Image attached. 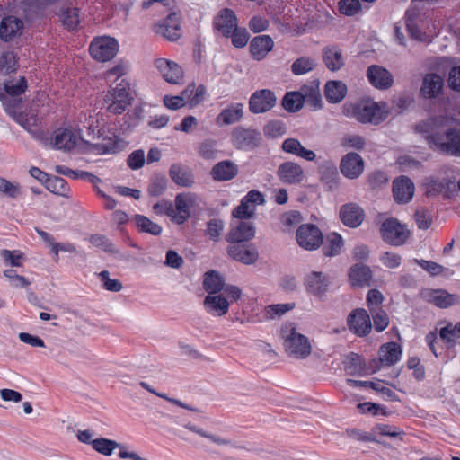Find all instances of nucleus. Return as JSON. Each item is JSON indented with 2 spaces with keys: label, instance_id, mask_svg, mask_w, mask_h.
Here are the masks:
<instances>
[{
  "label": "nucleus",
  "instance_id": "1",
  "mask_svg": "<svg viewBox=\"0 0 460 460\" xmlns=\"http://www.w3.org/2000/svg\"><path fill=\"white\" fill-rule=\"evenodd\" d=\"M452 119L447 117L429 119L416 126L429 147L441 153L460 156V128H449Z\"/></svg>",
  "mask_w": 460,
  "mask_h": 460
},
{
  "label": "nucleus",
  "instance_id": "2",
  "mask_svg": "<svg viewBox=\"0 0 460 460\" xmlns=\"http://www.w3.org/2000/svg\"><path fill=\"white\" fill-rule=\"evenodd\" d=\"M346 115H350L361 123L379 124L388 116V107L385 102L362 100L355 104L344 105Z\"/></svg>",
  "mask_w": 460,
  "mask_h": 460
},
{
  "label": "nucleus",
  "instance_id": "3",
  "mask_svg": "<svg viewBox=\"0 0 460 460\" xmlns=\"http://www.w3.org/2000/svg\"><path fill=\"white\" fill-rule=\"evenodd\" d=\"M280 336L283 340L285 351L296 358H306L312 353L309 339L298 332L294 323H286L281 326Z\"/></svg>",
  "mask_w": 460,
  "mask_h": 460
},
{
  "label": "nucleus",
  "instance_id": "4",
  "mask_svg": "<svg viewBox=\"0 0 460 460\" xmlns=\"http://www.w3.org/2000/svg\"><path fill=\"white\" fill-rule=\"evenodd\" d=\"M133 97L128 84L122 80L115 87H111L103 97L106 111L112 114L123 113L131 105Z\"/></svg>",
  "mask_w": 460,
  "mask_h": 460
},
{
  "label": "nucleus",
  "instance_id": "5",
  "mask_svg": "<svg viewBox=\"0 0 460 460\" xmlns=\"http://www.w3.org/2000/svg\"><path fill=\"white\" fill-rule=\"evenodd\" d=\"M203 288L208 293L217 294L224 291L230 301H237L242 296V290L234 285H226L223 276L217 270H208L204 274Z\"/></svg>",
  "mask_w": 460,
  "mask_h": 460
},
{
  "label": "nucleus",
  "instance_id": "6",
  "mask_svg": "<svg viewBox=\"0 0 460 460\" xmlns=\"http://www.w3.org/2000/svg\"><path fill=\"white\" fill-rule=\"evenodd\" d=\"M172 221L183 224L190 217L191 210L199 208L200 199L193 192L180 193L175 197Z\"/></svg>",
  "mask_w": 460,
  "mask_h": 460
},
{
  "label": "nucleus",
  "instance_id": "7",
  "mask_svg": "<svg viewBox=\"0 0 460 460\" xmlns=\"http://www.w3.org/2000/svg\"><path fill=\"white\" fill-rule=\"evenodd\" d=\"M119 45L114 38L102 36L96 37L91 42L89 51L92 58L100 62L112 59L117 54Z\"/></svg>",
  "mask_w": 460,
  "mask_h": 460
},
{
  "label": "nucleus",
  "instance_id": "8",
  "mask_svg": "<svg viewBox=\"0 0 460 460\" xmlns=\"http://www.w3.org/2000/svg\"><path fill=\"white\" fill-rule=\"evenodd\" d=\"M298 245L307 251H314L323 243V234L320 229L312 224H305L296 231Z\"/></svg>",
  "mask_w": 460,
  "mask_h": 460
},
{
  "label": "nucleus",
  "instance_id": "9",
  "mask_svg": "<svg viewBox=\"0 0 460 460\" xmlns=\"http://www.w3.org/2000/svg\"><path fill=\"white\" fill-rule=\"evenodd\" d=\"M409 231L397 219L389 218L381 226L383 239L393 245L403 244L409 237Z\"/></svg>",
  "mask_w": 460,
  "mask_h": 460
},
{
  "label": "nucleus",
  "instance_id": "10",
  "mask_svg": "<svg viewBox=\"0 0 460 460\" xmlns=\"http://www.w3.org/2000/svg\"><path fill=\"white\" fill-rule=\"evenodd\" d=\"M81 140V131L72 128L57 129L51 140L57 149L72 150Z\"/></svg>",
  "mask_w": 460,
  "mask_h": 460
},
{
  "label": "nucleus",
  "instance_id": "11",
  "mask_svg": "<svg viewBox=\"0 0 460 460\" xmlns=\"http://www.w3.org/2000/svg\"><path fill=\"white\" fill-rule=\"evenodd\" d=\"M155 66L167 83L181 84L183 82L184 72L174 61L158 58L155 61Z\"/></svg>",
  "mask_w": 460,
  "mask_h": 460
},
{
  "label": "nucleus",
  "instance_id": "12",
  "mask_svg": "<svg viewBox=\"0 0 460 460\" xmlns=\"http://www.w3.org/2000/svg\"><path fill=\"white\" fill-rule=\"evenodd\" d=\"M366 75L371 85L378 90H387L394 84L393 75L386 68L378 65L368 66Z\"/></svg>",
  "mask_w": 460,
  "mask_h": 460
},
{
  "label": "nucleus",
  "instance_id": "13",
  "mask_svg": "<svg viewBox=\"0 0 460 460\" xmlns=\"http://www.w3.org/2000/svg\"><path fill=\"white\" fill-rule=\"evenodd\" d=\"M347 322L349 330L358 336L368 334L372 329L369 314L362 308L353 310Z\"/></svg>",
  "mask_w": 460,
  "mask_h": 460
},
{
  "label": "nucleus",
  "instance_id": "14",
  "mask_svg": "<svg viewBox=\"0 0 460 460\" xmlns=\"http://www.w3.org/2000/svg\"><path fill=\"white\" fill-rule=\"evenodd\" d=\"M276 96L270 90L262 89L253 93L249 101V109L252 113H263L276 103Z\"/></svg>",
  "mask_w": 460,
  "mask_h": 460
},
{
  "label": "nucleus",
  "instance_id": "15",
  "mask_svg": "<svg viewBox=\"0 0 460 460\" xmlns=\"http://www.w3.org/2000/svg\"><path fill=\"white\" fill-rule=\"evenodd\" d=\"M365 167L362 157L357 153H348L341 160L340 169L341 173L349 179L359 177Z\"/></svg>",
  "mask_w": 460,
  "mask_h": 460
},
{
  "label": "nucleus",
  "instance_id": "16",
  "mask_svg": "<svg viewBox=\"0 0 460 460\" xmlns=\"http://www.w3.org/2000/svg\"><path fill=\"white\" fill-rule=\"evenodd\" d=\"M444 80L435 73H429L422 78L420 95L424 99L438 98L443 91Z\"/></svg>",
  "mask_w": 460,
  "mask_h": 460
},
{
  "label": "nucleus",
  "instance_id": "17",
  "mask_svg": "<svg viewBox=\"0 0 460 460\" xmlns=\"http://www.w3.org/2000/svg\"><path fill=\"white\" fill-rule=\"evenodd\" d=\"M305 286L314 296H323L329 289V277L322 271H312L305 279Z\"/></svg>",
  "mask_w": 460,
  "mask_h": 460
},
{
  "label": "nucleus",
  "instance_id": "18",
  "mask_svg": "<svg viewBox=\"0 0 460 460\" xmlns=\"http://www.w3.org/2000/svg\"><path fill=\"white\" fill-rule=\"evenodd\" d=\"M277 176L284 184H298L304 179V170L295 162L282 163L278 170Z\"/></svg>",
  "mask_w": 460,
  "mask_h": 460
},
{
  "label": "nucleus",
  "instance_id": "19",
  "mask_svg": "<svg viewBox=\"0 0 460 460\" xmlns=\"http://www.w3.org/2000/svg\"><path fill=\"white\" fill-rule=\"evenodd\" d=\"M425 193L429 197L443 195L449 197L456 190V184L454 181L443 179L437 180L432 177L427 178L424 182Z\"/></svg>",
  "mask_w": 460,
  "mask_h": 460
},
{
  "label": "nucleus",
  "instance_id": "20",
  "mask_svg": "<svg viewBox=\"0 0 460 460\" xmlns=\"http://www.w3.org/2000/svg\"><path fill=\"white\" fill-rule=\"evenodd\" d=\"M340 217L345 226L355 228L364 221L365 212L359 205L351 202L341 206Z\"/></svg>",
  "mask_w": 460,
  "mask_h": 460
},
{
  "label": "nucleus",
  "instance_id": "21",
  "mask_svg": "<svg viewBox=\"0 0 460 460\" xmlns=\"http://www.w3.org/2000/svg\"><path fill=\"white\" fill-rule=\"evenodd\" d=\"M415 187L406 176L396 178L393 181V194L397 203H408L412 199Z\"/></svg>",
  "mask_w": 460,
  "mask_h": 460
},
{
  "label": "nucleus",
  "instance_id": "22",
  "mask_svg": "<svg viewBox=\"0 0 460 460\" xmlns=\"http://www.w3.org/2000/svg\"><path fill=\"white\" fill-rule=\"evenodd\" d=\"M231 302L223 291L222 293L208 295L204 299V306L208 312L222 316L228 312Z\"/></svg>",
  "mask_w": 460,
  "mask_h": 460
},
{
  "label": "nucleus",
  "instance_id": "23",
  "mask_svg": "<svg viewBox=\"0 0 460 460\" xmlns=\"http://www.w3.org/2000/svg\"><path fill=\"white\" fill-rule=\"evenodd\" d=\"M237 19L230 9H223L218 13L214 21L215 29L225 37H230L233 30L236 29Z\"/></svg>",
  "mask_w": 460,
  "mask_h": 460
},
{
  "label": "nucleus",
  "instance_id": "24",
  "mask_svg": "<svg viewBox=\"0 0 460 460\" xmlns=\"http://www.w3.org/2000/svg\"><path fill=\"white\" fill-rule=\"evenodd\" d=\"M23 29L21 19L10 15L4 17L0 24V38L4 41H10L19 37Z\"/></svg>",
  "mask_w": 460,
  "mask_h": 460
},
{
  "label": "nucleus",
  "instance_id": "25",
  "mask_svg": "<svg viewBox=\"0 0 460 460\" xmlns=\"http://www.w3.org/2000/svg\"><path fill=\"white\" fill-rule=\"evenodd\" d=\"M323 61L331 71L341 69L345 64L341 49L337 46H326L322 51Z\"/></svg>",
  "mask_w": 460,
  "mask_h": 460
},
{
  "label": "nucleus",
  "instance_id": "26",
  "mask_svg": "<svg viewBox=\"0 0 460 460\" xmlns=\"http://www.w3.org/2000/svg\"><path fill=\"white\" fill-rule=\"evenodd\" d=\"M255 235V227L252 223L240 222L233 227L226 236L228 243H243L252 239Z\"/></svg>",
  "mask_w": 460,
  "mask_h": 460
},
{
  "label": "nucleus",
  "instance_id": "27",
  "mask_svg": "<svg viewBox=\"0 0 460 460\" xmlns=\"http://www.w3.org/2000/svg\"><path fill=\"white\" fill-rule=\"evenodd\" d=\"M156 32L170 40H175L181 36L180 20L176 13L167 16L165 21L157 26Z\"/></svg>",
  "mask_w": 460,
  "mask_h": 460
},
{
  "label": "nucleus",
  "instance_id": "28",
  "mask_svg": "<svg viewBox=\"0 0 460 460\" xmlns=\"http://www.w3.org/2000/svg\"><path fill=\"white\" fill-rule=\"evenodd\" d=\"M227 252L234 260L248 265L254 263L259 257L257 250L251 246L232 245Z\"/></svg>",
  "mask_w": 460,
  "mask_h": 460
},
{
  "label": "nucleus",
  "instance_id": "29",
  "mask_svg": "<svg viewBox=\"0 0 460 460\" xmlns=\"http://www.w3.org/2000/svg\"><path fill=\"white\" fill-rule=\"evenodd\" d=\"M250 52L256 60H261L273 48V40L268 35L254 37L250 43Z\"/></svg>",
  "mask_w": 460,
  "mask_h": 460
},
{
  "label": "nucleus",
  "instance_id": "30",
  "mask_svg": "<svg viewBox=\"0 0 460 460\" xmlns=\"http://www.w3.org/2000/svg\"><path fill=\"white\" fill-rule=\"evenodd\" d=\"M238 172L237 165L231 161H222L216 164L211 169L213 180L217 181H230L236 176Z\"/></svg>",
  "mask_w": 460,
  "mask_h": 460
},
{
  "label": "nucleus",
  "instance_id": "31",
  "mask_svg": "<svg viewBox=\"0 0 460 460\" xmlns=\"http://www.w3.org/2000/svg\"><path fill=\"white\" fill-rule=\"evenodd\" d=\"M378 354L379 364L392 366L400 359L402 356V349L396 342H388L380 347Z\"/></svg>",
  "mask_w": 460,
  "mask_h": 460
},
{
  "label": "nucleus",
  "instance_id": "32",
  "mask_svg": "<svg viewBox=\"0 0 460 460\" xmlns=\"http://www.w3.org/2000/svg\"><path fill=\"white\" fill-rule=\"evenodd\" d=\"M234 143L239 148L256 146L261 139L260 134L255 130L236 128L233 132Z\"/></svg>",
  "mask_w": 460,
  "mask_h": 460
},
{
  "label": "nucleus",
  "instance_id": "33",
  "mask_svg": "<svg viewBox=\"0 0 460 460\" xmlns=\"http://www.w3.org/2000/svg\"><path fill=\"white\" fill-rule=\"evenodd\" d=\"M282 150L296 155L305 161H314L316 157L314 151L306 149L296 138H288L282 143Z\"/></svg>",
  "mask_w": 460,
  "mask_h": 460
},
{
  "label": "nucleus",
  "instance_id": "34",
  "mask_svg": "<svg viewBox=\"0 0 460 460\" xmlns=\"http://www.w3.org/2000/svg\"><path fill=\"white\" fill-rule=\"evenodd\" d=\"M347 94V86L341 81H328L324 86V95L331 103L341 102Z\"/></svg>",
  "mask_w": 460,
  "mask_h": 460
},
{
  "label": "nucleus",
  "instance_id": "35",
  "mask_svg": "<svg viewBox=\"0 0 460 460\" xmlns=\"http://www.w3.org/2000/svg\"><path fill=\"white\" fill-rule=\"evenodd\" d=\"M169 172L172 180L177 185L182 187H190L194 182L193 174L191 171L181 164H172Z\"/></svg>",
  "mask_w": 460,
  "mask_h": 460
},
{
  "label": "nucleus",
  "instance_id": "36",
  "mask_svg": "<svg viewBox=\"0 0 460 460\" xmlns=\"http://www.w3.org/2000/svg\"><path fill=\"white\" fill-rule=\"evenodd\" d=\"M243 107L241 103L233 104L224 109L216 119L217 124L226 126L239 121L243 114Z\"/></svg>",
  "mask_w": 460,
  "mask_h": 460
},
{
  "label": "nucleus",
  "instance_id": "37",
  "mask_svg": "<svg viewBox=\"0 0 460 460\" xmlns=\"http://www.w3.org/2000/svg\"><path fill=\"white\" fill-rule=\"evenodd\" d=\"M429 300L430 303L441 308H446L460 302V298L457 295L449 294L443 289L432 290L429 295Z\"/></svg>",
  "mask_w": 460,
  "mask_h": 460
},
{
  "label": "nucleus",
  "instance_id": "38",
  "mask_svg": "<svg viewBox=\"0 0 460 460\" xmlns=\"http://www.w3.org/2000/svg\"><path fill=\"white\" fill-rule=\"evenodd\" d=\"M323 253L326 257H333L341 253L343 247V240L337 233L329 234L323 240Z\"/></svg>",
  "mask_w": 460,
  "mask_h": 460
},
{
  "label": "nucleus",
  "instance_id": "39",
  "mask_svg": "<svg viewBox=\"0 0 460 460\" xmlns=\"http://www.w3.org/2000/svg\"><path fill=\"white\" fill-rule=\"evenodd\" d=\"M301 94H303L304 102L310 105L314 110L322 108V96L317 84L303 86L301 88Z\"/></svg>",
  "mask_w": 460,
  "mask_h": 460
},
{
  "label": "nucleus",
  "instance_id": "40",
  "mask_svg": "<svg viewBox=\"0 0 460 460\" xmlns=\"http://www.w3.org/2000/svg\"><path fill=\"white\" fill-rule=\"evenodd\" d=\"M349 279L353 286L362 287L369 285L371 271L367 266L355 265L349 272Z\"/></svg>",
  "mask_w": 460,
  "mask_h": 460
},
{
  "label": "nucleus",
  "instance_id": "41",
  "mask_svg": "<svg viewBox=\"0 0 460 460\" xmlns=\"http://www.w3.org/2000/svg\"><path fill=\"white\" fill-rule=\"evenodd\" d=\"M304 99L301 90L298 92H289L286 93L282 100L283 108L290 112L299 111L303 107Z\"/></svg>",
  "mask_w": 460,
  "mask_h": 460
},
{
  "label": "nucleus",
  "instance_id": "42",
  "mask_svg": "<svg viewBox=\"0 0 460 460\" xmlns=\"http://www.w3.org/2000/svg\"><path fill=\"white\" fill-rule=\"evenodd\" d=\"M295 308V303L270 305L264 308V317L274 320Z\"/></svg>",
  "mask_w": 460,
  "mask_h": 460
},
{
  "label": "nucleus",
  "instance_id": "43",
  "mask_svg": "<svg viewBox=\"0 0 460 460\" xmlns=\"http://www.w3.org/2000/svg\"><path fill=\"white\" fill-rule=\"evenodd\" d=\"M92 446L94 450L104 455L111 456L114 449L121 448L122 446L114 440L107 438H96L92 441Z\"/></svg>",
  "mask_w": 460,
  "mask_h": 460
},
{
  "label": "nucleus",
  "instance_id": "44",
  "mask_svg": "<svg viewBox=\"0 0 460 460\" xmlns=\"http://www.w3.org/2000/svg\"><path fill=\"white\" fill-rule=\"evenodd\" d=\"M60 19L68 30H75L80 23V15L77 8H66L61 12Z\"/></svg>",
  "mask_w": 460,
  "mask_h": 460
},
{
  "label": "nucleus",
  "instance_id": "45",
  "mask_svg": "<svg viewBox=\"0 0 460 460\" xmlns=\"http://www.w3.org/2000/svg\"><path fill=\"white\" fill-rule=\"evenodd\" d=\"M316 66V62L314 58L308 57H302L297 58L291 66V71L296 75L306 74L312 71Z\"/></svg>",
  "mask_w": 460,
  "mask_h": 460
},
{
  "label": "nucleus",
  "instance_id": "46",
  "mask_svg": "<svg viewBox=\"0 0 460 460\" xmlns=\"http://www.w3.org/2000/svg\"><path fill=\"white\" fill-rule=\"evenodd\" d=\"M46 188L50 192L63 197H67L69 191L66 181L57 176L48 179Z\"/></svg>",
  "mask_w": 460,
  "mask_h": 460
},
{
  "label": "nucleus",
  "instance_id": "47",
  "mask_svg": "<svg viewBox=\"0 0 460 460\" xmlns=\"http://www.w3.org/2000/svg\"><path fill=\"white\" fill-rule=\"evenodd\" d=\"M16 57L11 52H4L0 57V75H5L16 70Z\"/></svg>",
  "mask_w": 460,
  "mask_h": 460
},
{
  "label": "nucleus",
  "instance_id": "48",
  "mask_svg": "<svg viewBox=\"0 0 460 460\" xmlns=\"http://www.w3.org/2000/svg\"><path fill=\"white\" fill-rule=\"evenodd\" d=\"M135 221L137 226V227L142 231L146 233H149L154 235H158L162 232V228L157 224L152 222L149 218L146 217L137 215L135 217Z\"/></svg>",
  "mask_w": 460,
  "mask_h": 460
},
{
  "label": "nucleus",
  "instance_id": "49",
  "mask_svg": "<svg viewBox=\"0 0 460 460\" xmlns=\"http://www.w3.org/2000/svg\"><path fill=\"white\" fill-rule=\"evenodd\" d=\"M1 256L6 265L22 267L25 261V255L20 251L2 250Z\"/></svg>",
  "mask_w": 460,
  "mask_h": 460
},
{
  "label": "nucleus",
  "instance_id": "50",
  "mask_svg": "<svg viewBox=\"0 0 460 460\" xmlns=\"http://www.w3.org/2000/svg\"><path fill=\"white\" fill-rule=\"evenodd\" d=\"M362 5L359 0H340L339 10L347 16H353L360 13Z\"/></svg>",
  "mask_w": 460,
  "mask_h": 460
},
{
  "label": "nucleus",
  "instance_id": "51",
  "mask_svg": "<svg viewBox=\"0 0 460 460\" xmlns=\"http://www.w3.org/2000/svg\"><path fill=\"white\" fill-rule=\"evenodd\" d=\"M121 146L120 139L113 135L112 137H103L100 143L97 144L98 149L102 153H114Z\"/></svg>",
  "mask_w": 460,
  "mask_h": 460
},
{
  "label": "nucleus",
  "instance_id": "52",
  "mask_svg": "<svg viewBox=\"0 0 460 460\" xmlns=\"http://www.w3.org/2000/svg\"><path fill=\"white\" fill-rule=\"evenodd\" d=\"M224 222L221 219L214 218L207 223L206 234L213 241H217L224 230Z\"/></svg>",
  "mask_w": 460,
  "mask_h": 460
},
{
  "label": "nucleus",
  "instance_id": "53",
  "mask_svg": "<svg viewBox=\"0 0 460 460\" xmlns=\"http://www.w3.org/2000/svg\"><path fill=\"white\" fill-rule=\"evenodd\" d=\"M439 335L441 339L450 342L455 339H460V321L456 324L448 323L440 329Z\"/></svg>",
  "mask_w": 460,
  "mask_h": 460
},
{
  "label": "nucleus",
  "instance_id": "54",
  "mask_svg": "<svg viewBox=\"0 0 460 460\" xmlns=\"http://www.w3.org/2000/svg\"><path fill=\"white\" fill-rule=\"evenodd\" d=\"M341 144L345 148L361 150L364 148L365 139L361 136L349 134L341 138Z\"/></svg>",
  "mask_w": 460,
  "mask_h": 460
},
{
  "label": "nucleus",
  "instance_id": "55",
  "mask_svg": "<svg viewBox=\"0 0 460 460\" xmlns=\"http://www.w3.org/2000/svg\"><path fill=\"white\" fill-rule=\"evenodd\" d=\"M217 152V143L214 140L206 139L199 145V154L204 159H214Z\"/></svg>",
  "mask_w": 460,
  "mask_h": 460
},
{
  "label": "nucleus",
  "instance_id": "56",
  "mask_svg": "<svg viewBox=\"0 0 460 460\" xmlns=\"http://www.w3.org/2000/svg\"><path fill=\"white\" fill-rule=\"evenodd\" d=\"M27 88L26 80L23 77L18 80H11L4 84V89L8 94L20 95L24 93Z\"/></svg>",
  "mask_w": 460,
  "mask_h": 460
},
{
  "label": "nucleus",
  "instance_id": "57",
  "mask_svg": "<svg viewBox=\"0 0 460 460\" xmlns=\"http://www.w3.org/2000/svg\"><path fill=\"white\" fill-rule=\"evenodd\" d=\"M90 243L99 248H102L107 252L115 253L117 250L115 249L112 243H111L105 236L101 234H93L89 239Z\"/></svg>",
  "mask_w": 460,
  "mask_h": 460
},
{
  "label": "nucleus",
  "instance_id": "58",
  "mask_svg": "<svg viewBox=\"0 0 460 460\" xmlns=\"http://www.w3.org/2000/svg\"><path fill=\"white\" fill-rule=\"evenodd\" d=\"M255 208L243 199L240 205L235 208L232 216L236 218H250L254 215Z\"/></svg>",
  "mask_w": 460,
  "mask_h": 460
},
{
  "label": "nucleus",
  "instance_id": "59",
  "mask_svg": "<svg viewBox=\"0 0 460 460\" xmlns=\"http://www.w3.org/2000/svg\"><path fill=\"white\" fill-rule=\"evenodd\" d=\"M384 296L377 289H371L368 291L367 296V305L370 311V314L378 310V306L383 303Z\"/></svg>",
  "mask_w": 460,
  "mask_h": 460
},
{
  "label": "nucleus",
  "instance_id": "60",
  "mask_svg": "<svg viewBox=\"0 0 460 460\" xmlns=\"http://www.w3.org/2000/svg\"><path fill=\"white\" fill-rule=\"evenodd\" d=\"M230 37L232 38V44L235 48L244 47L249 40V33L245 29H238L237 26L236 29L233 30Z\"/></svg>",
  "mask_w": 460,
  "mask_h": 460
},
{
  "label": "nucleus",
  "instance_id": "61",
  "mask_svg": "<svg viewBox=\"0 0 460 460\" xmlns=\"http://www.w3.org/2000/svg\"><path fill=\"white\" fill-rule=\"evenodd\" d=\"M415 221L420 229H428L432 222V217L429 210L419 208L414 214Z\"/></svg>",
  "mask_w": 460,
  "mask_h": 460
},
{
  "label": "nucleus",
  "instance_id": "62",
  "mask_svg": "<svg viewBox=\"0 0 460 460\" xmlns=\"http://www.w3.org/2000/svg\"><path fill=\"white\" fill-rule=\"evenodd\" d=\"M371 314L376 331L382 332L388 326L389 318L385 311L378 309Z\"/></svg>",
  "mask_w": 460,
  "mask_h": 460
},
{
  "label": "nucleus",
  "instance_id": "63",
  "mask_svg": "<svg viewBox=\"0 0 460 460\" xmlns=\"http://www.w3.org/2000/svg\"><path fill=\"white\" fill-rule=\"evenodd\" d=\"M0 192L7 197L15 198L20 193V188L19 185L0 177Z\"/></svg>",
  "mask_w": 460,
  "mask_h": 460
},
{
  "label": "nucleus",
  "instance_id": "64",
  "mask_svg": "<svg viewBox=\"0 0 460 460\" xmlns=\"http://www.w3.org/2000/svg\"><path fill=\"white\" fill-rule=\"evenodd\" d=\"M280 220L287 230H290L301 222V215L296 211L287 212L282 215Z\"/></svg>",
  "mask_w": 460,
  "mask_h": 460
}]
</instances>
